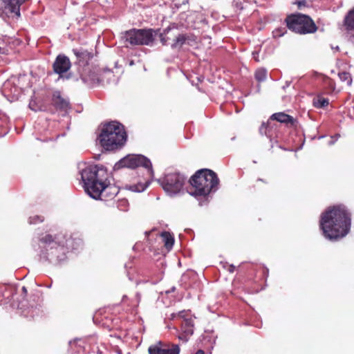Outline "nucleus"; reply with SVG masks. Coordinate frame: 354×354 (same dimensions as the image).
<instances>
[{
	"instance_id": "f257e3e1",
	"label": "nucleus",
	"mask_w": 354,
	"mask_h": 354,
	"mask_svg": "<svg viewBox=\"0 0 354 354\" xmlns=\"http://www.w3.org/2000/svg\"><path fill=\"white\" fill-rule=\"evenodd\" d=\"M351 214L344 205L328 207L321 215L319 227L324 236L337 241L346 236L351 230Z\"/></svg>"
},
{
	"instance_id": "f03ea898",
	"label": "nucleus",
	"mask_w": 354,
	"mask_h": 354,
	"mask_svg": "<svg viewBox=\"0 0 354 354\" xmlns=\"http://www.w3.org/2000/svg\"><path fill=\"white\" fill-rule=\"evenodd\" d=\"M190 194L195 196H206L218 189L219 179L217 174L209 169H201L189 179Z\"/></svg>"
},
{
	"instance_id": "7ed1b4c3",
	"label": "nucleus",
	"mask_w": 354,
	"mask_h": 354,
	"mask_svg": "<svg viewBox=\"0 0 354 354\" xmlns=\"http://www.w3.org/2000/svg\"><path fill=\"white\" fill-rule=\"evenodd\" d=\"M82 180L86 193L94 199H98L100 187L108 180L107 169L103 166L90 165L81 172Z\"/></svg>"
},
{
	"instance_id": "20e7f679",
	"label": "nucleus",
	"mask_w": 354,
	"mask_h": 354,
	"mask_svg": "<svg viewBox=\"0 0 354 354\" xmlns=\"http://www.w3.org/2000/svg\"><path fill=\"white\" fill-rule=\"evenodd\" d=\"M127 140L124 126L115 121L105 124L98 137L100 145L106 151H113L123 146Z\"/></svg>"
},
{
	"instance_id": "39448f33",
	"label": "nucleus",
	"mask_w": 354,
	"mask_h": 354,
	"mask_svg": "<svg viewBox=\"0 0 354 354\" xmlns=\"http://www.w3.org/2000/svg\"><path fill=\"white\" fill-rule=\"evenodd\" d=\"M118 167H127L134 169L142 167L147 172V178L145 182H138L129 186V189L132 192H143L150 184L153 176L152 165L149 159L142 155H129L121 159L117 164Z\"/></svg>"
},
{
	"instance_id": "423d86ee",
	"label": "nucleus",
	"mask_w": 354,
	"mask_h": 354,
	"mask_svg": "<svg viewBox=\"0 0 354 354\" xmlns=\"http://www.w3.org/2000/svg\"><path fill=\"white\" fill-rule=\"evenodd\" d=\"M169 29L160 31V28H132L125 32L126 41L130 44H149L156 41V37L159 38L160 42L165 44L168 41L167 34Z\"/></svg>"
},
{
	"instance_id": "0eeeda50",
	"label": "nucleus",
	"mask_w": 354,
	"mask_h": 354,
	"mask_svg": "<svg viewBox=\"0 0 354 354\" xmlns=\"http://www.w3.org/2000/svg\"><path fill=\"white\" fill-rule=\"evenodd\" d=\"M285 22L289 30L300 35L311 34L317 30L314 21L306 15L291 14L286 17Z\"/></svg>"
},
{
	"instance_id": "6e6552de",
	"label": "nucleus",
	"mask_w": 354,
	"mask_h": 354,
	"mask_svg": "<svg viewBox=\"0 0 354 354\" xmlns=\"http://www.w3.org/2000/svg\"><path fill=\"white\" fill-rule=\"evenodd\" d=\"M78 72L84 83L93 86L100 84L103 80V75L110 73V70L100 68L98 65L87 64V66L78 68Z\"/></svg>"
},
{
	"instance_id": "1a4fd4ad",
	"label": "nucleus",
	"mask_w": 354,
	"mask_h": 354,
	"mask_svg": "<svg viewBox=\"0 0 354 354\" xmlns=\"http://www.w3.org/2000/svg\"><path fill=\"white\" fill-rule=\"evenodd\" d=\"M185 178L179 173H170L159 180L163 189L169 194L178 193L185 184Z\"/></svg>"
},
{
	"instance_id": "9d476101",
	"label": "nucleus",
	"mask_w": 354,
	"mask_h": 354,
	"mask_svg": "<svg viewBox=\"0 0 354 354\" xmlns=\"http://www.w3.org/2000/svg\"><path fill=\"white\" fill-rule=\"evenodd\" d=\"M178 317L182 319L181 330L183 333L179 336L180 339L187 341L188 337L194 333V320L189 311L182 310L178 313Z\"/></svg>"
},
{
	"instance_id": "9b49d317",
	"label": "nucleus",
	"mask_w": 354,
	"mask_h": 354,
	"mask_svg": "<svg viewBox=\"0 0 354 354\" xmlns=\"http://www.w3.org/2000/svg\"><path fill=\"white\" fill-rule=\"evenodd\" d=\"M149 354H179L178 345L163 342H158L149 348Z\"/></svg>"
},
{
	"instance_id": "f8f14e48",
	"label": "nucleus",
	"mask_w": 354,
	"mask_h": 354,
	"mask_svg": "<svg viewBox=\"0 0 354 354\" xmlns=\"http://www.w3.org/2000/svg\"><path fill=\"white\" fill-rule=\"evenodd\" d=\"M52 104L57 110L62 111H67L71 108L68 98L64 96L59 91L53 92Z\"/></svg>"
},
{
	"instance_id": "ddd939ff",
	"label": "nucleus",
	"mask_w": 354,
	"mask_h": 354,
	"mask_svg": "<svg viewBox=\"0 0 354 354\" xmlns=\"http://www.w3.org/2000/svg\"><path fill=\"white\" fill-rule=\"evenodd\" d=\"M100 193L98 199L108 201L113 199L119 193V189L114 185H112L107 180L103 187H100Z\"/></svg>"
},
{
	"instance_id": "4468645a",
	"label": "nucleus",
	"mask_w": 354,
	"mask_h": 354,
	"mask_svg": "<svg viewBox=\"0 0 354 354\" xmlns=\"http://www.w3.org/2000/svg\"><path fill=\"white\" fill-rule=\"evenodd\" d=\"M73 51L77 59L78 68H82L84 66L90 64L89 61H91L93 58L94 55L97 53L95 48L94 50L91 49L90 51L83 49L73 50Z\"/></svg>"
},
{
	"instance_id": "2eb2a0df",
	"label": "nucleus",
	"mask_w": 354,
	"mask_h": 354,
	"mask_svg": "<svg viewBox=\"0 0 354 354\" xmlns=\"http://www.w3.org/2000/svg\"><path fill=\"white\" fill-rule=\"evenodd\" d=\"M24 0H3L4 12L7 15H12L17 17H20V6Z\"/></svg>"
},
{
	"instance_id": "dca6fc26",
	"label": "nucleus",
	"mask_w": 354,
	"mask_h": 354,
	"mask_svg": "<svg viewBox=\"0 0 354 354\" xmlns=\"http://www.w3.org/2000/svg\"><path fill=\"white\" fill-rule=\"evenodd\" d=\"M269 120L279 122L285 124L287 127H295L297 124V119L284 112L274 113L270 117Z\"/></svg>"
},
{
	"instance_id": "f3484780",
	"label": "nucleus",
	"mask_w": 354,
	"mask_h": 354,
	"mask_svg": "<svg viewBox=\"0 0 354 354\" xmlns=\"http://www.w3.org/2000/svg\"><path fill=\"white\" fill-rule=\"evenodd\" d=\"M53 66L55 73L62 75L70 69L71 62L67 57L59 55L57 57Z\"/></svg>"
},
{
	"instance_id": "a211bd4d",
	"label": "nucleus",
	"mask_w": 354,
	"mask_h": 354,
	"mask_svg": "<svg viewBox=\"0 0 354 354\" xmlns=\"http://www.w3.org/2000/svg\"><path fill=\"white\" fill-rule=\"evenodd\" d=\"M41 245V248H50V250L55 249L56 250L59 248V244L55 241V238L50 234H46L44 236L41 237L39 239Z\"/></svg>"
},
{
	"instance_id": "6ab92c4d",
	"label": "nucleus",
	"mask_w": 354,
	"mask_h": 354,
	"mask_svg": "<svg viewBox=\"0 0 354 354\" xmlns=\"http://www.w3.org/2000/svg\"><path fill=\"white\" fill-rule=\"evenodd\" d=\"M160 236L162 239L165 247L167 250L171 249L174 243V236L169 232L166 231L162 232L160 234Z\"/></svg>"
},
{
	"instance_id": "aec40b11",
	"label": "nucleus",
	"mask_w": 354,
	"mask_h": 354,
	"mask_svg": "<svg viewBox=\"0 0 354 354\" xmlns=\"http://www.w3.org/2000/svg\"><path fill=\"white\" fill-rule=\"evenodd\" d=\"M313 104L317 109H322L328 106L329 100L322 95H318L317 97H314Z\"/></svg>"
},
{
	"instance_id": "412c9836",
	"label": "nucleus",
	"mask_w": 354,
	"mask_h": 354,
	"mask_svg": "<svg viewBox=\"0 0 354 354\" xmlns=\"http://www.w3.org/2000/svg\"><path fill=\"white\" fill-rule=\"evenodd\" d=\"M344 26L346 30H354V8L350 10L344 19Z\"/></svg>"
},
{
	"instance_id": "4be33fe9",
	"label": "nucleus",
	"mask_w": 354,
	"mask_h": 354,
	"mask_svg": "<svg viewBox=\"0 0 354 354\" xmlns=\"http://www.w3.org/2000/svg\"><path fill=\"white\" fill-rule=\"evenodd\" d=\"M255 80L258 83H261L267 79V71L264 68H259L254 73Z\"/></svg>"
},
{
	"instance_id": "5701e85b",
	"label": "nucleus",
	"mask_w": 354,
	"mask_h": 354,
	"mask_svg": "<svg viewBox=\"0 0 354 354\" xmlns=\"http://www.w3.org/2000/svg\"><path fill=\"white\" fill-rule=\"evenodd\" d=\"M338 76L342 82H345L348 86L352 84V77L350 73L342 71L338 73Z\"/></svg>"
},
{
	"instance_id": "b1692460",
	"label": "nucleus",
	"mask_w": 354,
	"mask_h": 354,
	"mask_svg": "<svg viewBox=\"0 0 354 354\" xmlns=\"http://www.w3.org/2000/svg\"><path fill=\"white\" fill-rule=\"evenodd\" d=\"M127 51L126 53L128 54V57H139L140 56V53H139V50L136 48H129V46H124Z\"/></svg>"
},
{
	"instance_id": "393cba45",
	"label": "nucleus",
	"mask_w": 354,
	"mask_h": 354,
	"mask_svg": "<svg viewBox=\"0 0 354 354\" xmlns=\"http://www.w3.org/2000/svg\"><path fill=\"white\" fill-rule=\"evenodd\" d=\"M83 348L86 354H95L98 353L99 351L97 347L93 346L91 348V346L87 344H85V345L83 346Z\"/></svg>"
},
{
	"instance_id": "a878e982",
	"label": "nucleus",
	"mask_w": 354,
	"mask_h": 354,
	"mask_svg": "<svg viewBox=\"0 0 354 354\" xmlns=\"http://www.w3.org/2000/svg\"><path fill=\"white\" fill-rule=\"evenodd\" d=\"M294 3L297 6L299 10H303L305 8H310V6L306 0L297 1Z\"/></svg>"
},
{
	"instance_id": "bb28decb",
	"label": "nucleus",
	"mask_w": 354,
	"mask_h": 354,
	"mask_svg": "<svg viewBox=\"0 0 354 354\" xmlns=\"http://www.w3.org/2000/svg\"><path fill=\"white\" fill-rule=\"evenodd\" d=\"M286 32V28H280L273 30L272 35L274 38H279L283 36Z\"/></svg>"
},
{
	"instance_id": "cd10ccee",
	"label": "nucleus",
	"mask_w": 354,
	"mask_h": 354,
	"mask_svg": "<svg viewBox=\"0 0 354 354\" xmlns=\"http://www.w3.org/2000/svg\"><path fill=\"white\" fill-rule=\"evenodd\" d=\"M44 218L42 216H34L30 217V218H29L30 223H31V224L41 223L44 221Z\"/></svg>"
},
{
	"instance_id": "c85d7f7f",
	"label": "nucleus",
	"mask_w": 354,
	"mask_h": 354,
	"mask_svg": "<svg viewBox=\"0 0 354 354\" xmlns=\"http://www.w3.org/2000/svg\"><path fill=\"white\" fill-rule=\"evenodd\" d=\"M187 37L184 34H180L176 37V44H184L187 41Z\"/></svg>"
},
{
	"instance_id": "c756f323",
	"label": "nucleus",
	"mask_w": 354,
	"mask_h": 354,
	"mask_svg": "<svg viewBox=\"0 0 354 354\" xmlns=\"http://www.w3.org/2000/svg\"><path fill=\"white\" fill-rule=\"evenodd\" d=\"M6 125V120L0 118V129H3Z\"/></svg>"
},
{
	"instance_id": "7c9ffc66",
	"label": "nucleus",
	"mask_w": 354,
	"mask_h": 354,
	"mask_svg": "<svg viewBox=\"0 0 354 354\" xmlns=\"http://www.w3.org/2000/svg\"><path fill=\"white\" fill-rule=\"evenodd\" d=\"M252 55H253V58L254 59V60H255L256 62H259V61H260V59H259V52H257V51H254V52L252 53Z\"/></svg>"
},
{
	"instance_id": "2f4dec72",
	"label": "nucleus",
	"mask_w": 354,
	"mask_h": 354,
	"mask_svg": "<svg viewBox=\"0 0 354 354\" xmlns=\"http://www.w3.org/2000/svg\"><path fill=\"white\" fill-rule=\"evenodd\" d=\"M7 46H5L4 47H1L0 46V53L1 54H7L8 53V48H6Z\"/></svg>"
},
{
	"instance_id": "473e14b6",
	"label": "nucleus",
	"mask_w": 354,
	"mask_h": 354,
	"mask_svg": "<svg viewBox=\"0 0 354 354\" xmlns=\"http://www.w3.org/2000/svg\"><path fill=\"white\" fill-rule=\"evenodd\" d=\"M266 128H267L266 124L265 123H263V124H261V127H260V129H259V130H260V132H261V133H263V130H265L264 133H265V134H267V132L266 131Z\"/></svg>"
},
{
	"instance_id": "72a5a7b5",
	"label": "nucleus",
	"mask_w": 354,
	"mask_h": 354,
	"mask_svg": "<svg viewBox=\"0 0 354 354\" xmlns=\"http://www.w3.org/2000/svg\"><path fill=\"white\" fill-rule=\"evenodd\" d=\"M41 256H43V257L44 259H46V260H50V258L49 257V256H50V254H46L44 253H42V254H41Z\"/></svg>"
},
{
	"instance_id": "f704fd0d",
	"label": "nucleus",
	"mask_w": 354,
	"mask_h": 354,
	"mask_svg": "<svg viewBox=\"0 0 354 354\" xmlns=\"http://www.w3.org/2000/svg\"><path fill=\"white\" fill-rule=\"evenodd\" d=\"M235 270V267L233 266V265H230L229 268H228V270L230 272H233Z\"/></svg>"
},
{
	"instance_id": "c9c22d12",
	"label": "nucleus",
	"mask_w": 354,
	"mask_h": 354,
	"mask_svg": "<svg viewBox=\"0 0 354 354\" xmlns=\"http://www.w3.org/2000/svg\"><path fill=\"white\" fill-rule=\"evenodd\" d=\"M175 290H176V288L174 286L170 290H167L166 293L169 294V293H171V292H174Z\"/></svg>"
},
{
	"instance_id": "e433bc0d",
	"label": "nucleus",
	"mask_w": 354,
	"mask_h": 354,
	"mask_svg": "<svg viewBox=\"0 0 354 354\" xmlns=\"http://www.w3.org/2000/svg\"><path fill=\"white\" fill-rule=\"evenodd\" d=\"M195 354H205L203 350H198Z\"/></svg>"
},
{
	"instance_id": "4c0bfd02",
	"label": "nucleus",
	"mask_w": 354,
	"mask_h": 354,
	"mask_svg": "<svg viewBox=\"0 0 354 354\" xmlns=\"http://www.w3.org/2000/svg\"><path fill=\"white\" fill-rule=\"evenodd\" d=\"M134 64V61L133 59L130 60L129 65L133 66Z\"/></svg>"
},
{
	"instance_id": "58836bf2",
	"label": "nucleus",
	"mask_w": 354,
	"mask_h": 354,
	"mask_svg": "<svg viewBox=\"0 0 354 354\" xmlns=\"http://www.w3.org/2000/svg\"><path fill=\"white\" fill-rule=\"evenodd\" d=\"M22 290L25 292L27 291L26 287L24 286L22 288Z\"/></svg>"
},
{
	"instance_id": "ea45409f",
	"label": "nucleus",
	"mask_w": 354,
	"mask_h": 354,
	"mask_svg": "<svg viewBox=\"0 0 354 354\" xmlns=\"http://www.w3.org/2000/svg\"><path fill=\"white\" fill-rule=\"evenodd\" d=\"M8 84H6L4 85V90H5V91L6 90V87H7V86H8Z\"/></svg>"
},
{
	"instance_id": "a19ab883",
	"label": "nucleus",
	"mask_w": 354,
	"mask_h": 354,
	"mask_svg": "<svg viewBox=\"0 0 354 354\" xmlns=\"http://www.w3.org/2000/svg\"><path fill=\"white\" fill-rule=\"evenodd\" d=\"M121 203H122L125 204V203H127V201H121Z\"/></svg>"
},
{
	"instance_id": "79ce46f5",
	"label": "nucleus",
	"mask_w": 354,
	"mask_h": 354,
	"mask_svg": "<svg viewBox=\"0 0 354 354\" xmlns=\"http://www.w3.org/2000/svg\"><path fill=\"white\" fill-rule=\"evenodd\" d=\"M335 50H339V46H336Z\"/></svg>"
}]
</instances>
